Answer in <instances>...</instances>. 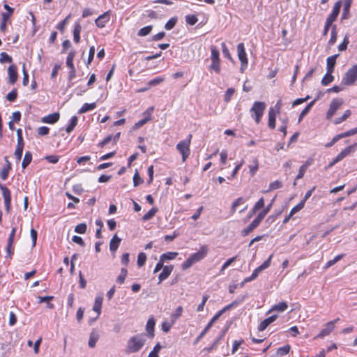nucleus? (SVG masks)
<instances>
[{
	"label": "nucleus",
	"instance_id": "nucleus-1",
	"mask_svg": "<svg viewBox=\"0 0 357 357\" xmlns=\"http://www.w3.org/2000/svg\"><path fill=\"white\" fill-rule=\"evenodd\" d=\"M208 248L207 245H202L199 250L192 254L181 265L183 270H186L191 267L195 263L203 259L207 255Z\"/></svg>",
	"mask_w": 357,
	"mask_h": 357
},
{
	"label": "nucleus",
	"instance_id": "nucleus-2",
	"mask_svg": "<svg viewBox=\"0 0 357 357\" xmlns=\"http://www.w3.org/2000/svg\"><path fill=\"white\" fill-rule=\"evenodd\" d=\"M146 340L142 335L131 337L127 342L126 352L127 354L138 352L144 345Z\"/></svg>",
	"mask_w": 357,
	"mask_h": 357
},
{
	"label": "nucleus",
	"instance_id": "nucleus-3",
	"mask_svg": "<svg viewBox=\"0 0 357 357\" xmlns=\"http://www.w3.org/2000/svg\"><path fill=\"white\" fill-rule=\"evenodd\" d=\"M266 107V105L264 102L255 101L250 108V112L251 116L254 119L257 124H259L261 122Z\"/></svg>",
	"mask_w": 357,
	"mask_h": 357
},
{
	"label": "nucleus",
	"instance_id": "nucleus-4",
	"mask_svg": "<svg viewBox=\"0 0 357 357\" xmlns=\"http://www.w3.org/2000/svg\"><path fill=\"white\" fill-rule=\"evenodd\" d=\"M192 135L190 134L187 139L180 141L176 144V150L182 155V161L184 162L190 155V144Z\"/></svg>",
	"mask_w": 357,
	"mask_h": 357
},
{
	"label": "nucleus",
	"instance_id": "nucleus-5",
	"mask_svg": "<svg viewBox=\"0 0 357 357\" xmlns=\"http://www.w3.org/2000/svg\"><path fill=\"white\" fill-rule=\"evenodd\" d=\"M335 66V55H332L327 59V73L321 80L324 86H327L333 81V76L331 75Z\"/></svg>",
	"mask_w": 357,
	"mask_h": 357
},
{
	"label": "nucleus",
	"instance_id": "nucleus-6",
	"mask_svg": "<svg viewBox=\"0 0 357 357\" xmlns=\"http://www.w3.org/2000/svg\"><path fill=\"white\" fill-rule=\"evenodd\" d=\"M238 58L241 61L240 71L243 73L248 68V59L245 52V47L243 43H241L237 45Z\"/></svg>",
	"mask_w": 357,
	"mask_h": 357
},
{
	"label": "nucleus",
	"instance_id": "nucleus-7",
	"mask_svg": "<svg viewBox=\"0 0 357 357\" xmlns=\"http://www.w3.org/2000/svg\"><path fill=\"white\" fill-rule=\"evenodd\" d=\"M357 79V64L354 65L351 68H350L347 72L345 73L343 79L342 83L345 85H351L354 84V82Z\"/></svg>",
	"mask_w": 357,
	"mask_h": 357
},
{
	"label": "nucleus",
	"instance_id": "nucleus-8",
	"mask_svg": "<svg viewBox=\"0 0 357 357\" xmlns=\"http://www.w3.org/2000/svg\"><path fill=\"white\" fill-rule=\"evenodd\" d=\"M16 231H17L16 227H13L11 232L9 234V236L8 238L6 251V257H8V258H11L14 254L15 248L13 245V243H14Z\"/></svg>",
	"mask_w": 357,
	"mask_h": 357
},
{
	"label": "nucleus",
	"instance_id": "nucleus-9",
	"mask_svg": "<svg viewBox=\"0 0 357 357\" xmlns=\"http://www.w3.org/2000/svg\"><path fill=\"white\" fill-rule=\"evenodd\" d=\"M0 189L4 199V205L6 211L8 212L11 207V192L10 190L4 185L0 184Z\"/></svg>",
	"mask_w": 357,
	"mask_h": 357
},
{
	"label": "nucleus",
	"instance_id": "nucleus-10",
	"mask_svg": "<svg viewBox=\"0 0 357 357\" xmlns=\"http://www.w3.org/2000/svg\"><path fill=\"white\" fill-rule=\"evenodd\" d=\"M261 221L262 220L261 218H259L258 216H257L256 218L254 220H252V222L249 225H248L241 231V235L243 236H248L250 232H252L260 225Z\"/></svg>",
	"mask_w": 357,
	"mask_h": 357
},
{
	"label": "nucleus",
	"instance_id": "nucleus-11",
	"mask_svg": "<svg viewBox=\"0 0 357 357\" xmlns=\"http://www.w3.org/2000/svg\"><path fill=\"white\" fill-rule=\"evenodd\" d=\"M9 82L14 84L18 79L17 68L15 65H10L8 68Z\"/></svg>",
	"mask_w": 357,
	"mask_h": 357
},
{
	"label": "nucleus",
	"instance_id": "nucleus-12",
	"mask_svg": "<svg viewBox=\"0 0 357 357\" xmlns=\"http://www.w3.org/2000/svg\"><path fill=\"white\" fill-rule=\"evenodd\" d=\"M110 15L109 12H105L103 14L98 16L95 20L96 25L99 28H103L105 26L107 22H109Z\"/></svg>",
	"mask_w": 357,
	"mask_h": 357
},
{
	"label": "nucleus",
	"instance_id": "nucleus-13",
	"mask_svg": "<svg viewBox=\"0 0 357 357\" xmlns=\"http://www.w3.org/2000/svg\"><path fill=\"white\" fill-rule=\"evenodd\" d=\"M174 269L173 265L165 266L162 268V271L159 274L158 276V283L162 282L165 280H166L172 273Z\"/></svg>",
	"mask_w": 357,
	"mask_h": 357
},
{
	"label": "nucleus",
	"instance_id": "nucleus-14",
	"mask_svg": "<svg viewBox=\"0 0 357 357\" xmlns=\"http://www.w3.org/2000/svg\"><path fill=\"white\" fill-rule=\"evenodd\" d=\"M60 114L59 112H54L50 114H48L42 118V122L45 123L53 124L57 122L59 120Z\"/></svg>",
	"mask_w": 357,
	"mask_h": 357
},
{
	"label": "nucleus",
	"instance_id": "nucleus-15",
	"mask_svg": "<svg viewBox=\"0 0 357 357\" xmlns=\"http://www.w3.org/2000/svg\"><path fill=\"white\" fill-rule=\"evenodd\" d=\"M103 298L102 296H96L95 299V302L93 304V310L97 313L96 317L93 320H96L101 313L102 305Z\"/></svg>",
	"mask_w": 357,
	"mask_h": 357
},
{
	"label": "nucleus",
	"instance_id": "nucleus-16",
	"mask_svg": "<svg viewBox=\"0 0 357 357\" xmlns=\"http://www.w3.org/2000/svg\"><path fill=\"white\" fill-rule=\"evenodd\" d=\"M277 315H272L265 319L258 326V330L259 331H264L271 323H273L277 319Z\"/></svg>",
	"mask_w": 357,
	"mask_h": 357
},
{
	"label": "nucleus",
	"instance_id": "nucleus-17",
	"mask_svg": "<svg viewBox=\"0 0 357 357\" xmlns=\"http://www.w3.org/2000/svg\"><path fill=\"white\" fill-rule=\"evenodd\" d=\"M334 329V324L331 321L327 324L326 327L322 329L320 333L317 335V338H322L325 336L328 335Z\"/></svg>",
	"mask_w": 357,
	"mask_h": 357
},
{
	"label": "nucleus",
	"instance_id": "nucleus-18",
	"mask_svg": "<svg viewBox=\"0 0 357 357\" xmlns=\"http://www.w3.org/2000/svg\"><path fill=\"white\" fill-rule=\"evenodd\" d=\"M82 28L79 22L75 23L73 28V40L77 44L80 43V33L82 31Z\"/></svg>",
	"mask_w": 357,
	"mask_h": 357
},
{
	"label": "nucleus",
	"instance_id": "nucleus-19",
	"mask_svg": "<svg viewBox=\"0 0 357 357\" xmlns=\"http://www.w3.org/2000/svg\"><path fill=\"white\" fill-rule=\"evenodd\" d=\"M24 147V142H17L14 152V156L16 159L17 162L21 160L22 153Z\"/></svg>",
	"mask_w": 357,
	"mask_h": 357
},
{
	"label": "nucleus",
	"instance_id": "nucleus-20",
	"mask_svg": "<svg viewBox=\"0 0 357 357\" xmlns=\"http://www.w3.org/2000/svg\"><path fill=\"white\" fill-rule=\"evenodd\" d=\"M121 241V239L116 234L112 237L109 243V250L112 252H115L117 250Z\"/></svg>",
	"mask_w": 357,
	"mask_h": 357
},
{
	"label": "nucleus",
	"instance_id": "nucleus-21",
	"mask_svg": "<svg viewBox=\"0 0 357 357\" xmlns=\"http://www.w3.org/2000/svg\"><path fill=\"white\" fill-rule=\"evenodd\" d=\"M333 22H335V6L333 7L331 14L326 20L324 30V35L327 34L329 27L332 25Z\"/></svg>",
	"mask_w": 357,
	"mask_h": 357
},
{
	"label": "nucleus",
	"instance_id": "nucleus-22",
	"mask_svg": "<svg viewBox=\"0 0 357 357\" xmlns=\"http://www.w3.org/2000/svg\"><path fill=\"white\" fill-rule=\"evenodd\" d=\"M155 324V322L153 317L149 318L146 323V329L149 336L151 338L153 337V336H154Z\"/></svg>",
	"mask_w": 357,
	"mask_h": 357
},
{
	"label": "nucleus",
	"instance_id": "nucleus-23",
	"mask_svg": "<svg viewBox=\"0 0 357 357\" xmlns=\"http://www.w3.org/2000/svg\"><path fill=\"white\" fill-rule=\"evenodd\" d=\"M38 303H47L48 308H50V309L54 308V305L53 303H50V301L54 299L53 296H38Z\"/></svg>",
	"mask_w": 357,
	"mask_h": 357
},
{
	"label": "nucleus",
	"instance_id": "nucleus-24",
	"mask_svg": "<svg viewBox=\"0 0 357 357\" xmlns=\"http://www.w3.org/2000/svg\"><path fill=\"white\" fill-rule=\"evenodd\" d=\"M38 303H47L48 308H50V309L54 308V305L53 303H50V301L54 299L53 296H38Z\"/></svg>",
	"mask_w": 357,
	"mask_h": 357
},
{
	"label": "nucleus",
	"instance_id": "nucleus-25",
	"mask_svg": "<svg viewBox=\"0 0 357 357\" xmlns=\"http://www.w3.org/2000/svg\"><path fill=\"white\" fill-rule=\"evenodd\" d=\"M288 308L287 303L285 301L280 302L278 304L274 305L271 310H269V312L273 311H278L280 312H284Z\"/></svg>",
	"mask_w": 357,
	"mask_h": 357
},
{
	"label": "nucleus",
	"instance_id": "nucleus-26",
	"mask_svg": "<svg viewBox=\"0 0 357 357\" xmlns=\"http://www.w3.org/2000/svg\"><path fill=\"white\" fill-rule=\"evenodd\" d=\"M78 118L77 116H73L70 118L68 124L66 128V131L67 133H70L75 126L77 125Z\"/></svg>",
	"mask_w": 357,
	"mask_h": 357
},
{
	"label": "nucleus",
	"instance_id": "nucleus-27",
	"mask_svg": "<svg viewBox=\"0 0 357 357\" xmlns=\"http://www.w3.org/2000/svg\"><path fill=\"white\" fill-rule=\"evenodd\" d=\"M248 168L250 175H255L259 169V160L257 158L252 159L251 164L248 165Z\"/></svg>",
	"mask_w": 357,
	"mask_h": 357
},
{
	"label": "nucleus",
	"instance_id": "nucleus-28",
	"mask_svg": "<svg viewBox=\"0 0 357 357\" xmlns=\"http://www.w3.org/2000/svg\"><path fill=\"white\" fill-rule=\"evenodd\" d=\"M265 202L264 197H261L254 205L252 208L251 215L255 214L257 211L264 207Z\"/></svg>",
	"mask_w": 357,
	"mask_h": 357
},
{
	"label": "nucleus",
	"instance_id": "nucleus-29",
	"mask_svg": "<svg viewBox=\"0 0 357 357\" xmlns=\"http://www.w3.org/2000/svg\"><path fill=\"white\" fill-rule=\"evenodd\" d=\"M96 107V105L95 102H93V103H84V104L82 105L81 108L79 109L78 112L79 114L86 113V112H88L89 111H91V110L94 109Z\"/></svg>",
	"mask_w": 357,
	"mask_h": 357
},
{
	"label": "nucleus",
	"instance_id": "nucleus-30",
	"mask_svg": "<svg viewBox=\"0 0 357 357\" xmlns=\"http://www.w3.org/2000/svg\"><path fill=\"white\" fill-rule=\"evenodd\" d=\"M75 55H76V52L75 50H71L68 54V56H67V58H66V66L69 68H73V67H75L73 61H74Z\"/></svg>",
	"mask_w": 357,
	"mask_h": 357
},
{
	"label": "nucleus",
	"instance_id": "nucleus-31",
	"mask_svg": "<svg viewBox=\"0 0 357 357\" xmlns=\"http://www.w3.org/2000/svg\"><path fill=\"white\" fill-rule=\"evenodd\" d=\"M353 149L352 146H349L346 147L344 150H342L337 156H336V162L342 160L344 157L348 155Z\"/></svg>",
	"mask_w": 357,
	"mask_h": 357
},
{
	"label": "nucleus",
	"instance_id": "nucleus-32",
	"mask_svg": "<svg viewBox=\"0 0 357 357\" xmlns=\"http://www.w3.org/2000/svg\"><path fill=\"white\" fill-rule=\"evenodd\" d=\"M32 160V153L30 151H26L24 154L22 162V167L24 169H26L29 165L31 163Z\"/></svg>",
	"mask_w": 357,
	"mask_h": 357
},
{
	"label": "nucleus",
	"instance_id": "nucleus-33",
	"mask_svg": "<svg viewBox=\"0 0 357 357\" xmlns=\"http://www.w3.org/2000/svg\"><path fill=\"white\" fill-rule=\"evenodd\" d=\"M233 304H230L225 307L223 309L220 310L213 317L211 321L208 323V324H211V327H212L213 323L219 319V317L227 310L230 309Z\"/></svg>",
	"mask_w": 357,
	"mask_h": 357
},
{
	"label": "nucleus",
	"instance_id": "nucleus-34",
	"mask_svg": "<svg viewBox=\"0 0 357 357\" xmlns=\"http://www.w3.org/2000/svg\"><path fill=\"white\" fill-rule=\"evenodd\" d=\"M98 339H99V335L96 332L93 331L91 333L90 336H89V346L91 348L95 347Z\"/></svg>",
	"mask_w": 357,
	"mask_h": 357
},
{
	"label": "nucleus",
	"instance_id": "nucleus-35",
	"mask_svg": "<svg viewBox=\"0 0 357 357\" xmlns=\"http://www.w3.org/2000/svg\"><path fill=\"white\" fill-rule=\"evenodd\" d=\"M178 255V252H167L165 253H163L160 255V258L161 259V261H163L164 262L167 260H172L174 259Z\"/></svg>",
	"mask_w": 357,
	"mask_h": 357
},
{
	"label": "nucleus",
	"instance_id": "nucleus-36",
	"mask_svg": "<svg viewBox=\"0 0 357 357\" xmlns=\"http://www.w3.org/2000/svg\"><path fill=\"white\" fill-rule=\"evenodd\" d=\"M183 309L182 306L180 305L178 307H177V308L175 310L174 312L172 313L170 316V318L172 320V322H176L177 321V319L181 317V315L183 314Z\"/></svg>",
	"mask_w": 357,
	"mask_h": 357
},
{
	"label": "nucleus",
	"instance_id": "nucleus-37",
	"mask_svg": "<svg viewBox=\"0 0 357 357\" xmlns=\"http://www.w3.org/2000/svg\"><path fill=\"white\" fill-rule=\"evenodd\" d=\"M209 70L214 71L219 74L221 70L220 61H211V63L209 66Z\"/></svg>",
	"mask_w": 357,
	"mask_h": 357
},
{
	"label": "nucleus",
	"instance_id": "nucleus-38",
	"mask_svg": "<svg viewBox=\"0 0 357 357\" xmlns=\"http://www.w3.org/2000/svg\"><path fill=\"white\" fill-rule=\"evenodd\" d=\"M158 212V208L156 207H153L151 208L146 213H145L143 217V221H148L153 218L155 213Z\"/></svg>",
	"mask_w": 357,
	"mask_h": 357
},
{
	"label": "nucleus",
	"instance_id": "nucleus-39",
	"mask_svg": "<svg viewBox=\"0 0 357 357\" xmlns=\"http://www.w3.org/2000/svg\"><path fill=\"white\" fill-rule=\"evenodd\" d=\"M211 61H220V52L215 46L211 47Z\"/></svg>",
	"mask_w": 357,
	"mask_h": 357
},
{
	"label": "nucleus",
	"instance_id": "nucleus-40",
	"mask_svg": "<svg viewBox=\"0 0 357 357\" xmlns=\"http://www.w3.org/2000/svg\"><path fill=\"white\" fill-rule=\"evenodd\" d=\"M273 202L274 199L266 207H265L261 212L258 213L257 216L259 217V218H261L263 220V219L265 218L267 213L271 211Z\"/></svg>",
	"mask_w": 357,
	"mask_h": 357
},
{
	"label": "nucleus",
	"instance_id": "nucleus-41",
	"mask_svg": "<svg viewBox=\"0 0 357 357\" xmlns=\"http://www.w3.org/2000/svg\"><path fill=\"white\" fill-rule=\"evenodd\" d=\"M290 350H291V346L289 344H286L283 347H279L277 349L276 353L278 356H284V355L289 354Z\"/></svg>",
	"mask_w": 357,
	"mask_h": 357
},
{
	"label": "nucleus",
	"instance_id": "nucleus-42",
	"mask_svg": "<svg viewBox=\"0 0 357 357\" xmlns=\"http://www.w3.org/2000/svg\"><path fill=\"white\" fill-rule=\"evenodd\" d=\"M127 275H128V270L126 268H122L121 270L120 275L116 278V282L121 284H123Z\"/></svg>",
	"mask_w": 357,
	"mask_h": 357
},
{
	"label": "nucleus",
	"instance_id": "nucleus-43",
	"mask_svg": "<svg viewBox=\"0 0 357 357\" xmlns=\"http://www.w3.org/2000/svg\"><path fill=\"white\" fill-rule=\"evenodd\" d=\"M162 349V346L158 342L153 350L149 354L148 357H159V353Z\"/></svg>",
	"mask_w": 357,
	"mask_h": 357
},
{
	"label": "nucleus",
	"instance_id": "nucleus-44",
	"mask_svg": "<svg viewBox=\"0 0 357 357\" xmlns=\"http://www.w3.org/2000/svg\"><path fill=\"white\" fill-rule=\"evenodd\" d=\"M153 29V26L151 25H149L140 29L138 31L139 36H146L149 35Z\"/></svg>",
	"mask_w": 357,
	"mask_h": 357
},
{
	"label": "nucleus",
	"instance_id": "nucleus-45",
	"mask_svg": "<svg viewBox=\"0 0 357 357\" xmlns=\"http://www.w3.org/2000/svg\"><path fill=\"white\" fill-rule=\"evenodd\" d=\"M70 14H69L63 20L60 22L56 25V29H59L61 33H63L65 30L66 26L68 24L69 19L70 18Z\"/></svg>",
	"mask_w": 357,
	"mask_h": 357
},
{
	"label": "nucleus",
	"instance_id": "nucleus-46",
	"mask_svg": "<svg viewBox=\"0 0 357 357\" xmlns=\"http://www.w3.org/2000/svg\"><path fill=\"white\" fill-rule=\"evenodd\" d=\"M11 169V163L8 162V165L4 167L0 174L1 178L2 180H6L8 176V172Z\"/></svg>",
	"mask_w": 357,
	"mask_h": 357
},
{
	"label": "nucleus",
	"instance_id": "nucleus-47",
	"mask_svg": "<svg viewBox=\"0 0 357 357\" xmlns=\"http://www.w3.org/2000/svg\"><path fill=\"white\" fill-rule=\"evenodd\" d=\"M235 93V89L234 88H228L224 95V100L225 102H228L231 100V97Z\"/></svg>",
	"mask_w": 357,
	"mask_h": 357
},
{
	"label": "nucleus",
	"instance_id": "nucleus-48",
	"mask_svg": "<svg viewBox=\"0 0 357 357\" xmlns=\"http://www.w3.org/2000/svg\"><path fill=\"white\" fill-rule=\"evenodd\" d=\"M143 182V179L141 178L138 171L136 169L133 176V185L137 187L139 185L142 184Z\"/></svg>",
	"mask_w": 357,
	"mask_h": 357
},
{
	"label": "nucleus",
	"instance_id": "nucleus-49",
	"mask_svg": "<svg viewBox=\"0 0 357 357\" xmlns=\"http://www.w3.org/2000/svg\"><path fill=\"white\" fill-rule=\"evenodd\" d=\"M146 261V255L144 252H139L137 256V266L139 267L143 266Z\"/></svg>",
	"mask_w": 357,
	"mask_h": 357
},
{
	"label": "nucleus",
	"instance_id": "nucleus-50",
	"mask_svg": "<svg viewBox=\"0 0 357 357\" xmlns=\"http://www.w3.org/2000/svg\"><path fill=\"white\" fill-rule=\"evenodd\" d=\"M282 183L281 181H275L273 182H271L270 184H269V186H268V189L266 190V192H269V191H272V190H276V189H279L280 188H282Z\"/></svg>",
	"mask_w": 357,
	"mask_h": 357
},
{
	"label": "nucleus",
	"instance_id": "nucleus-51",
	"mask_svg": "<svg viewBox=\"0 0 357 357\" xmlns=\"http://www.w3.org/2000/svg\"><path fill=\"white\" fill-rule=\"evenodd\" d=\"M237 257H233L231 258L228 259L222 266V268L220 269V273L222 274L225 271V270L230 266L233 262H234L236 260Z\"/></svg>",
	"mask_w": 357,
	"mask_h": 357
},
{
	"label": "nucleus",
	"instance_id": "nucleus-52",
	"mask_svg": "<svg viewBox=\"0 0 357 357\" xmlns=\"http://www.w3.org/2000/svg\"><path fill=\"white\" fill-rule=\"evenodd\" d=\"M315 100H312L310 102H309L306 107L302 110V112L300 114L299 120H301L304 116H305L309 111L311 109L312 107L314 104Z\"/></svg>",
	"mask_w": 357,
	"mask_h": 357
},
{
	"label": "nucleus",
	"instance_id": "nucleus-53",
	"mask_svg": "<svg viewBox=\"0 0 357 357\" xmlns=\"http://www.w3.org/2000/svg\"><path fill=\"white\" fill-rule=\"evenodd\" d=\"M87 226L86 223H80L75 227V231L76 233L83 234L86 231Z\"/></svg>",
	"mask_w": 357,
	"mask_h": 357
},
{
	"label": "nucleus",
	"instance_id": "nucleus-54",
	"mask_svg": "<svg viewBox=\"0 0 357 357\" xmlns=\"http://www.w3.org/2000/svg\"><path fill=\"white\" fill-rule=\"evenodd\" d=\"M12 61V57L9 56L7 53L1 52L0 54V63H11Z\"/></svg>",
	"mask_w": 357,
	"mask_h": 357
},
{
	"label": "nucleus",
	"instance_id": "nucleus-55",
	"mask_svg": "<svg viewBox=\"0 0 357 357\" xmlns=\"http://www.w3.org/2000/svg\"><path fill=\"white\" fill-rule=\"evenodd\" d=\"M174 324L175 322H172V319L170 322L164 321L161 325V328L163 332L168 333Z\"/></svg>",
	"mask_w": 357,
	"mask_h": 357
},
{
	"label": "nucleus",
	"instance_id": "nucleus-56",
	"mask_svg": "<svg viewBox=\"0 0 357 357\" xmlns=\"http://www.w3.org/2000/svg\"><path fill=\"white\" fill-rule=\"evenodd\" d=\"M351 114L350 109H347L344 112L342 116L336 118V124L340 123L344 121Z\"/></svg>",
	"mask_w": 357,
	"mask_h": 357
},
{
	"label": "nucleus",
	"instance_id": "nucleus-57",
	"mask_svg": "<svg viewBox=\"0 0 357 357\" xmlns=\"http://www.w3.org/2000/svg\"><path fill=\"white\" fill-rule=\"evenodd\" d=\"M177 22V18L176 17H172L170 20L167 21V22L165 25V28L167 30H171L172 29L174 26L176 25Z\"/></svg>",
	"mask_w": 357,
	"mask_h": 357
},
{
	"label": "nucleus",
	"instance_id": "nucleus-58",
	"mask_svg": "<svg viewBox=\"0 0 357 357\" xmlns=\"http://www.w3.org/2000/svg\"><path fill=\"white\" fill-rule=\"evenodd\" d=\"M164 80H165V79L162 77H155L154 79L150 80L148 82V86H149V87H151L153 86L158 85L159 84L162 83Z\"/></svg>",
	"mask_w": 357,
	"mask_h": 357
},
{
	"label": "nucleus",
	"instance_id": "nucleus-59",
	"mask_svg": "<svg viewBox=\"0 0 357 357\" xmlns=\"http://www.w3.org/2000/svg\"><path fill=\"white\" fill-rule=\"evenodd\" d=\"M198 21V19L195 15H188L185 17V22L190 25H195Z\"/></svg>",
	"mask_w": 357,
	"mask_h": 357
},
{
	"label": "nucleus",
	"instance_id": "nucleus-60",
	"mask_svg": "<svg viewBox=\"0 0 357 357\" xmlns=\"http://www.w3.org/2000/svg\"><path fill=\"white\" fill-rule=\"evenodd\" d=\"M305 204L303 202H300L297 205L291 208L290 211V215H294L295 213L303 208Z\"/></svg>",
	"mask_w": 357,
	"mask_h": 357
},
{
	"label": "nucleus",
	"instance_id": "nucleus-61",
	"mask_svg": "<svg viewBox=\"0 0 357 357\" xmlns=\"http://www.w3.org/2000/svg\"><path fill=\"white\" fill-rule=\"evenodd\" d=\"M243 203V199L242 197H239V198L236 199L233 202V204L231 205V213L233 214L236 211L237 207L239 205L242 204Z\"/></svg>",
	"mask_w": 357,
	"mask_h": 357
},
{
	"label": "nucleus",
	"instance_id": "nucleus-62",
	"mask_svg": "<svg viewBox=\"0 0 357 357\" xmlns=\"http://www.w3.org/2000/svg\"><path fill=\"white\" fill-rule=\"evenodd\" d=\"M334 114H335V100H333L331 102L330 108L326 114V119L328 120L331 119Z\"/></svg>",
	"mask_w": 357,
	"mask_h": 357
},
{
	"label": "nucleus",
	"instance_id": "nucleus-63",
	"mask_svg": "<svg viewBox=\"0 0 357 357\" xmlns=\"http://www.w3.org/2000/svg\"><path fill=\"white\" fill-rule=\"evenodd\" d=\"M211 324H207L204 329L200 333V334L198 335V337L196 338L195 341V344H197L200 341V340L207 333V332L211 328Z\"/></svg>",
	"mask_w": 357,
	"mask_h": 357
},
{
	"label": "nucleus",
	"instance_id": "nucleus-64",
	"mask_svg": "<svg viewBox=\"0 0 357 357\" xmlns=\"http://www.w3.org/2000/svg\"><path fill=\"white\" fill-rule=\"evenodd\" d=\"M45 159L50 163L56 164L59 162L60 156L57 155H50L45 156Z\"/></svg>",
	"mask_w": 357,
	"mask_h": 357
}]
</instances>
